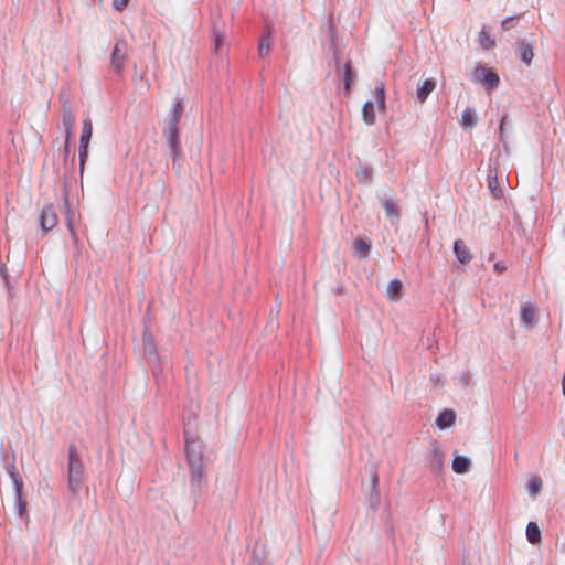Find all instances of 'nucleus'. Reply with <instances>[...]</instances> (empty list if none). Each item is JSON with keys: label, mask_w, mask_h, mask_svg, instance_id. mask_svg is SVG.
<instances>
[{"label": "nucleus", "mask_w": 565, "mask_h": 565, "mask_svg": "<svg viewBox=\"0 0 565 565\" xmlns=\"http://www.w3.org/2000/svg\"><path fill=\"white\" fill-rule=\"evenodd\" d=\"M84 465L75 446L68 448V488L76 493L83 482Z\"/></svg>", "instance_id": "f257e3e1"}, {"label": "nucleus", "mask_w": 565, "mask_h": 565, "mask_svg": "<svg viewBox=\"0 0 565 565\" xmlns=\"http://www.w3.org/2000/svg\"><path fill=\"white\" fill-rule=\"evenodd\" d=\"M180 118H181V109H180V105H177V107L173 111V115L169 121V125L164 129V135H166V137L168 139V143L170 146L173 162L181 154V147H180V142H179V129H178Z\"/></svg>", "instance_id": "f03ea898"}, {"label": "nucleus", "mask_w": 565, "mask_h": 565, "mask_svg": "<svg viewBox=\"0 0 565 565\" xmlns=\"http://www.w3.org/2000/svg\"><path fill=\"white\" fill-rule=\"evenodd\" d=\"M185 451L191 466L190 484L194 488H199L203 477L201 455L195 452L194 441H186Z\"/></svg>", "instance_id": "7ed1b4c3"}, {"label": "nucleus", "mask_w": 565, "mask_h": 565, "mask_svg": "<svg viewBox=\"0 0 565 565\" xmlns=\"http://www.w3.org/2000/svg\"><path fill=\"white\" fill-rule=\"evenodd\" d=\"M473 79L482 83L488 90L497 88L500 84L499 75L483 66H477L473 71Z\"/></svg>", "instance_id": "20e7f679"}, {"label": "nucleus", "mask_w": 565, "mask_h": 565, "mask_svg": "<svg viewBox=\"0 0 565 565\" xmlns=\"http://www.w3.org/2000/svg\"><path fill=\"white\" fill-rule=\"evenodd\" d=\"M93 136V124L89 118L83 120L82 135L79 139V166L83 169L87 158L88 145Z\"/></svg>", "instance_id": "39448f33"}, {"label": "nucleus", "mask_w": 565, "mask_h": 565, "mask_svg": "<svg viewBox=\"0 0 565 565\" xmlns=\"http://www.w3.org/2000/svg\"><path fill=\"white\" fill-rule=\"evenodd\" d=\"M58 223V216L55 206L47 203L43 206L40 214V225L44 233L53 230Z\"/></svg>", "instance_id": "423d86ee"}, {"label": "nucleus", "mask_w": 565, "mask_h": 565, "mask_svg": "<svg viewBox=\"0 0 565 565\" xmlns=\"http://www.w3.org/2000/svg\"><path fill=\"white\" fill-rule=\"evenodd\" d=\"M127 43L122 40L117 41L113 53H111V67L115 70L116 73H120L126 64L127 61Z\"/></svg>", "instance_id": "0eeeda50"}, {"label": "nucleus", "mask_w": 565, "mask_h": 565, "mask_svg": "<svg viewBox=\"0 0 565 565\" xmlns=\"http://www.w3.org/2000/svg\"><path fill=\"white\" fill-rule=\"evenodd\" d=\"M518 55L523 63H525L527 66L531 65L534 58L533 45L525 41L520 42L518 46Z\"/></svg>", "instance_id": "6e6552de"}, {"label": "nucleus", "mask_w": 565, "mask_h": 565, "mask_svg": "<svg viewBox=\"0 0 565 565\" xmlns=\"http://www.w3.org/2000/svg\"><path fill=\"white\" fill-rule=\"evenodd\" d=\"M403 294V284L399 279H392L387 284L386 297L390 301H397Z\"/></svg>", "instance_id": "1a4fd4ad"}, {"label": "nucleus", "mask_w": 565, "mask_h": 565, "mask_svg": "<svg viewBox=\"0 0 565 565\" xmlns=\"http://www.w3.org/2000/svg\"><path fill=\"white\" fill-rule=\"evenodd\" d=\"M75 124V115L68 107L63 108V126L65 128L66 135V143H68L70 139L73 135V126Z\"/></svg>", "instance_id": "9d476101"}, {"label": "nucleus", "mask_w": 565, "mask_h": 565, "mask_svg": "<svg viewBox=\"0 0 565 565\" xmlns=\"http://www.w3.org/2000/svg\"><path fill=\"white\" fill-rule=\"evenodd\" d=\"M454 252H455L458 260L462 264L468 263L471 259V255H470L468 247L460 239L455 242Z\"/></svg>", "instance_id": "9b49d317"}, {"label": "nucleus", "mask_w": 565, "mask_h": 565, "mask_svg": "<svg viewBox=\"0 0 565 565\" xmlns=\"http://www.w3.org/2000/svg\"><path fill=\"white\" fill-rule=\"evenodd\" d=\"M436 81L434 78L426 79L423 85L417 88V98L423 103L428 95L435 89Z\"/></svg>", "instance_id": "f8f14e48"}, {"label": "nucleus", "mask_w": 565, "mask_h": 565, "mask_svg": "<svg viewBox=\"0 0 565 565\" xmlns=\"http://www.w3.org/2000/svg\"><path fill=\"white\" fill-rule=\"evenodd\" d=\"M382 206L386 213V216L391 220L398 221L399 220V209L396 202L392 199H385L382 202Z\"/></svg>", "instance_id": "ddd939ff"}, {"label": "nucleus", "mask_w": 565, "mask_h": 565, "mask_svg": "<svg viewBox=\"0 0 565 565\" xmlns=\"http://www.w3.org/2000/svg\"><path fill=\"white\" fill-rule=\"evenodd\" d=\"M456 414L452 409H445L437 418V425L440 428H447L455 424Z\"/></svg>", "instance_id": "4468645a"}, {"label": "nucleus", "mask_w": 565, "mask_h": 565, "mask_svg": "<svg viewBox=\"0 0 565 565\" xmlns=\"http://www.w3.org/2000/svg\"><path fill=\"white\" fill-rule=\"evenodd\" d=\"M526 539L530 543L536 544L542 540L541 530L536 523L530 522L526 525Z\"/></svg>", "instance_id": "2eb2a0df"}, {"label": "nucleus", "mask_w": 565, "mask_h": 565, "mask_svg": "<svg viewBox=\"0 0 565 565\" xmlns=\"http://www.w3.org/2000/svg\"><path fill=\"white\" fill-rule=\"evenodd\" d=\"M9 476H10V478L12 480L13 486H14L15 500H20L21 495H22L23 480L19 476V473L15 471L14 467H12L9 470Z\"/></svg>", "instance_id": "dca6fc26"}, {"label": "nucleus", "mask_w": 565, "mask_h": 565, "mask_svg": "<svg viewBox=\"0 0 565 565\" xmlns=\"http://www.w3.org/2000/svg\"><path fill=\"white\" fill-rule=\"evenodd\" d=\"M362 118L366 125H373L375 122V110L374 103L366 102L362 107Z\"/></svg>", "instance_id": "f3484780"}, {"label": "nucleus", "mask_w": 565, "mask_h": 565, "mask_svg": "<svg viewBox=\"0 0 565 565\" xmlns=\"http://www.w3.org/2000/svg\"><path fill=\"white\" fill-rule=\"evenodd\" d=\"M470 463L471 461L469 458L463 456H457L452 461V470L456 473H465L468 471Z\"/></svg>", "instance_id": "a211bd4d"}, {"label": "nucleus", "mask_w": 565, "mask_h": 565, "mask_svg": "<svg viewBox=\"0 0 565 565\" xmlns=\"http://www.w3.org/2000/svg\"><path fill=\"white\" fill-rule=\"evenodd\" d=\"M374 98L380 110L385 109V85L383 82H379L374 87Z\"/></svg>", "instance_id": "6ab92c4d"}, {"label": "nucleus", "mask_w": 565, "mask_h": 565, "mask_svg": "<svg viewBox=\"0 0 565 565\" xmlns=\"http://www.w3.org/2000/svg\"><path fill=\"white\" fill-rule=\"evenodd\" d=\"M477 124V117L472 109L467 108L462 111L460 125L463 128H472Z\"/></svg>", "instance_id": "aec40b11"}, {"label": "nucleus", "mask_w": 565, "mask_h": 565, "mask_svg": "<svg viewBox=\"0 0 565 565\" xmlns=\"http://www.w3.org/2000/svg\"><path fill=\"white\" fill-rule=\"evenodd\" d=\"M534 317H535V311L532 307L531 303H523L521 306V319L522 321L527 326L530 327L533 321H534Z\"/></svg>", "instance_id": "412c9836"}, {"label": "nucleus", "mask_w": 565, "mask_h": 565, "mask_svg": "<svg viewBox=\"0 0 565 565\" xmlns=\"http://www.w3.org/2000/svg\"><path fill=\"white\" fill-rule=\"evenodd\" d=\"M353 247L356 255L363 258L367 257L371 249L370 243L362 238L355 239L353 243Z\"/></svg>", "instance_id": "4be33fe9"}, {"label": "nucleus", "mask_w": 565, "mask_h": 565, "mask_svg": "<svg viewBox=\"0 0 565 565\" xmlns=\"http://www.w3.org/2000/svg\"><path fill=\"white\" fill-rule=\"evenodd\" d=\"M479 43L484 50H490L495 46L494 39L487 32L486 30H482L479 34Z\"/></svg>", "instance_id": "5701e85b"}, {"label": "nucleus", "mask_w": 565, "mask_h": 565, "mask_svg": "<svg viewBox=\"0 0 565 565\" xmlns=\"http://www.w3.org/2000/svg\"><path fill=\"white\" fill-rule=\"evenodd\" d=\"M343 82H344V88L349 93L351 89V84L353 82V72H352L350 62H347L343 65Z\"/></svg>", "instance_id": "b1692460"}, {"label": "nucleus", "mask_w": 565, "mask_h": 565, "mask_svg": "<svg viewBox=\"0 0 565 565\" xmlns=\"http://www.w3.org/2000/svg\"><path fill=\"white\" fill-rule=\"evenodd\" d=\"M542 486H543L542 479L540 477H533L527 482V491L530 494L535 495L541 491Z\"/></svg>", "instance_id": "393cba45"}, {"label": "nucleus", "mask_w": 565, "mask_h": 565, "mask_svg": "<svg viewBox=\"0 0 565 565\" xmlns=\"http://www.w3.org/2000/svg\"><path fill=\"white\" fill-rule=\"evenodd\" d=\"M270 50V40L269 36H264L259 41L258 52L260 56H266Z\"/></svg>", "instance_id": "a878e982"}, {"label": "nucleus", "mask_w": 565, "mask_h": 565, "mask_svg": "<svg viewBox=\"0 0 565 565\" xmlns=\"http://www.w3.org/2000/svg\"><path fill=\"white\" fill-rule=\"evenodd\" d=\"M128 3L129 0H113L114 8L119 12L124 11Z\"/></svg>", "instance_id": "bb28decb"}, {"label": "nucleus", "mask_w": 565, "mask_h": 565, "mask_svg": "<svg viewBox=\"0 0 565 565\" xmlns=\"http://www.w3.org/2000/svg\"><path fill=\"white\" fill-rule=\"evenodd\" d=\"M513 20H514V18H513V17H508V18H505V19L502 21V23H501L502 28H503L504 30H509L510 28H512V26H513V24H512Z\"/></svg>", "instance_id": "cd10ccee"}, {"label": "nucleus", "mask_w": 565, "mask_h": 565, "mask_svg": "<svg viewBox=\"0 0 565 565\" xmlns=\"http://www.w3.org/2000/svg\"><path fill=\"white\" fill-rule=\"evenodd\" d=\"M67 228H68L71 235L76 239V234L74 231L73 222L70 217L67 218Z\"/></svg>", "instance_id": "c85d7f7f"}, {"label": "nucleus", "mask_w": 565, "mask_h": 565, "mask_svg": "<svg viewBox=\"0 0 565 565\" xmlns=\"http://www.w3.org/2000/svg\"><path fill=\"white\" fill-rule=\"evenodd\" d=\"M18 503H19V513L20 514H23L24 510H25V501H23V499L21 498L20 500H17Z\"/></svg>", "instance_id": "c756f323"}, {"label": "nucleus", "mask_w": 565, "mask_h": 565, "mask_svg": "<svg viewBox=\"0 0 565 565\" xmlns=\"http://www.w3.org/2000/svg\"><path fill=\"white\" fill-rule=\"evenodd\" d=\"M505 119H507V116H503L502 119H501V122H500V131H501V134L503 132V127H504Z\"/></svg>", "instance_id": "7c9ffc66"}, {"label": "nucleus", "mask_w": 565, "mask_h": 565, "mask_svg": "<svg viewBox=\"0 0 565 565\" xmlns=\"http://www.w3.org/2000/svg\"><path fill=\"white\" fill-rule=\"evenodd\" d=\"M494 269L498 271H502L504 269V267L500 266V264L498 263L494 265Z\"/></svg>", "instance_id": "2f4dec72"}, {"label": "nucleus", "mask_w": 565, "mask_h": 565, "mask_svg": "<svg viewBox=\"0 0 565 565\" xmlns=\"http://www.w3.org/2000/svg\"><path fill=\"white\" fill-rule=\"evenodd\" d=\"M220 44H221V36H220V35H217V36H216V40H215V46H216V49L220 46Z\"/></svg>", "instance_id": "473e14b6"}, {"label": "nucleus", "mask_w": 565, "mask_h": 565, "mask_svg": "<svg viewBox=\"0 0 565 565\" xmlns=\"http://www.w3.org/2000/svg\"><path fill=\"white\" fill-rule=\"evenodd\" d=\"M373 482H374V483H376V482H377V477H376V476L373 478Z\"/></svg>", "instance_id": "72a5a7b5"}]
</instances>
